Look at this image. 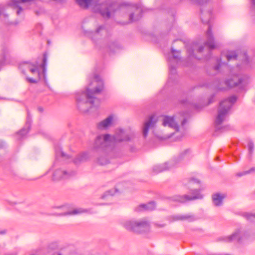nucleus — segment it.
<instances>
[{"mask_svg": "<svg viewBox=\"0 0 255 255\" xmlns=\"http://www.w3.org/2000/svg\"><path fill=\"white\" fill-rule=\"evenodd\" d=\"M4 145V143H1V145L0 144V148H2Z\"/></svg>", "mask_w": 255, "mask_h": 255, "instance_id": "obj_43", "label": "nucleus"}, {"mask_svg": "<svg viewBox=\"0 0 255 255\" xmlns=\"http://www.w3.org/2000/svg\"><path fill=\"white\" fill-rule=\"evenodd\" d=\"M6 230H5V229L2 230L0 231V234H4L6 233Z\"/></svg>", "mask_w": 255, "mask_h": 255, "instance_id": "obj_40", "label": "nucleus"}, {"mask_svg": "<svg viewBox=\"0 0 255 255\" xmlns=\"http://www.w3.org/2000/svg\"><path fill=\"white\" fill-rule=\"evenodd\" d=\"M32 0H10L9 5L15 11L17 15L22 14L27 8L28 4Z\"/></svg>", "mask_w": 255, "mask_h": 255, "instance_id": "obj_11", "label": "nucleus"}, {"mask_svg": "<svg viewBox=\"0 0 255 255\" xmlns=\"http://www.w3.org/2000/svg\"><path fill=\"white\" fill-rule=\"evenodd\" d=\"M90 210L87 209H84L82 208H77L68 211V212L62 213L59 214V215H75L77 214H80L84 213H89Z\"/></svg>", "mask_w": 255, "mask_h": 255, "instance_id": "obj_23", "label": "nucleus"}, {"mask_svg": "<svg viewBox=\"0 0 255 255\" xmlns=\"http://www.w3.org/2000/svg\"><path fill=\"white\" fill-rule=\"evenodd\" d=\"M172 218L174 221H187L189 222L194 221L198 219V218L193 214L174 215Z\"/></svg>", "mask_w": 255, "mask_h": 255, "instance_id": "obj_19", "label": "nucleus"}, {"mask_svg": "<svg viewBox=\"0 0 255 255\" xmlns=\"http://www.w3.org/2000/svg\"><path fill=\"white\" fill-rule=\"evenodd\" d=\"M121 224L127 230L137 233H143L149 231V224L144 220H124Z\"/></svg>", "mask_w": 255, "mask_h": 255, "instance_id": "obj_6", "label": "nucleus"}, {"mask_svg": "<svg viewBox=\"0 0 255 255\" xmlns=\"http://www.w3.org/2000/svg\"><path fill=\"white\" fill-rule=\"evenodd\" d=\"M121 48L119 44L117 42H113L109 46L108 48L111 50L115 52L116 49H119Z\"/></svg>", "mask_w": 255, "mask_h": 255, "instance_id": "obj_30", "label": "nucleus"}, {"mask_svg": "<svg viewBox=\"0 0 255 255\" xmlns=\"http://www.w3.org/2000/svg\"><path fill=\"white\" fill-rule=\"evenodd\" d=\"M200 10V18L204 24H208L211 18V10L210 7L202 5Z\"/></svg>", "mask_w": 255, "mask_h": 255, "instance_id": "obj_15", "label": "nucleus"}, {"mask_svg": "<svg viewBox=\"0 0 255 255\" xmlns=\"http://www.w3.org/2000/svg\"><path fill=\"white\" fill-rule=\"evenodd\" d=\"M157 121L158 117L155 115H152L145 122L142 130L144 137H145L147 135L148 130L154 128Z\"/></svg>", "mask_w": 255, "mask_h": 255, "instance_id": "obj_13", "label": "nucleus"}, {"mask_svg": "<svg viewBox=\"0 0 255 255\" xmlns=\"http://www.w3.org/2000/svg\"><path fill=\"white\" fill-rule=\"evenodd\" d=\"M5 255H16V253L15 252H12V253L6 254Z\"/></svg>", "mask_w": 255, "mask_h": 255, "instance_id": "obj_41", "label": "nucleus"}, {"mask_svg": "<svg viewBox=\"0 0 255 255\" xmlns=\"http://www.w3.org/2000/svg\"><path fill=\"white\" fill-rule=\"evenodd\" d=\"M104 30V27L102 26H101L97 29L96 31H95V34H99L101 32V31Z\"/></svg>", "mask_w": 255, "mask_h": 255, "instance_id": "obj_38", "label": "nucleus"}, {"mask_svg": "<svg viewBox=\"0 0 255 255\" xmlns=\"http://www.w3.org/2000/svg\"><path fill=\"white\" fill-rule=\"evenodd\" d=\"M58 255H62L61 254H58Z\"/></svg>", "mask_w": 255, "mask_h": 255, "instance_id": "obj_45", "label": "nucleus"}, {"mask_svg": "<svg viewBox=\"0 0 255 255\" xmlns=\"http://www.w3.org/2000/svg\"><path fill=\"white\" fill-rule=\"evenodd\" d=\"M113 120L114 116L113 115L109 116L105 120L98 124L97 128L102 130L107 129L111 126Z\"/></svg>", "mask_w": 255, "mask_h": 255, "instance_id": "obj_21", "label": "nucleus"}, {"mask_svg": "<svg viewBox=\"0 0 255 255\" xmlns=\"http://www.w3.org/2000/svg\"><path fill=\"white\" fill-rule=\"evenodd\" d=\"M206 36L207 38L206 41L205 42L204 45L197 46L196 45H193L191 49L188 48V52L189 53L190 56L197 57L194 55V51L195 49L197 48V51L198 52H202L204 51H209L213 50L216 48V46L214 43V39L213 36V34L211 31V28L210 25L208 26V30L206 33Z\"/></svg>", "mask_w": 255, "mask_h": 255, "instance_id": "obj_7", "label": "nucleus"}, {"mask_svg": "<svg viewBox=\"0 0 255 255\" xmlns=\"http://www.w3.org/2000/svg\"><path fill=\"white\" fill-rule=\"evenodd\" d=\"M110 193H111V191H108V192H107V193H108V194H110Z\"/></svg>", "mask_w": 255, "mask_h": 255, "instance_id": "obj_44", "label": "nucleus"}, {"mask_svg": "<svg viewBox=\"0 0 255 255\" xmlns=\"http://www.w3.org/2000/svg\"><path fill=\"white\" fill-rule=\"evenodd\" d=\"M239 56L235 51H232L228 53L226 55H222V57H225L228 61H231L232 60H236Z\"/></svg>", "mask_w": 255, "mask_h": 255, "instance_id": "obj_28", "label": "nucleus"}, {"mask_svg": "<svg viewBox=\"0 0 255 255\" xmlns=\"http://www.w3.org/2000/svg\"><path fill=\"white\" fill-rule=\"evenodd\" d=\"M104 83L100 77L95 75L90 80L86 92L77 94L76 100L78 102L79 108L83 112L89 110L84 109V106L89 104L91 107H97L100 104V100L97 96L103 91Z\"/></svg>", "mask_w": 255, "mask_h": 255, "instance_id": "obj_1", "label": "nucleus"}, {"mask_svg": "<svg viewBox=\"0 0 255 255\" xmlns=\"http://www.w3.org/2000/svg\"><path fill=\"white\" fill-rule=\"evenodd\" d=\"M248 150H249V153L250 154H252V153L253 152V151L254 150V143L251 141L249 142L248 144Z\"/></svg>", "mask_w": 255, "mask_h": 255, "instance_id": "obj_34", "label": "nucleus"}, {"mask_svg": "<svg viewBox=\"0 0 255 255\" xmlns=\"http://www.w3.org/2000/svg\"><path fill=\"white\" fill-rule=\"evenodd\" d=\"M55 156L56 158H58L59 157H61L64 160L69 159L70 158V156L65 153L60 147H58L57 148H56Z\"/></svg>", "mask_w": 255, "mask_h": 255, "instance_id": "obj_27", "label": "nucleus"}, {"mask_svg": "<svg viewBox=\"0 0 255 255\" xmlns=\"http://www.w3.org/2000/svg\"><path fill=\"white\" fill-rule=\"evenodd\" d=\"M26 128H23L19 132H17V135L18 136V139L24 137L29 131V126H27Z\"/></svg>", "mask_w": 255, "mask_h": 255, "instance_id": "obj_29", "label": "nucleus"}, {"mask_svg": "<svg viewBox=\"0 0 255 255\" xmlns=\"http://www.w3.org/2000/svg\"><path fill=\"white\" fill-rule=\"evenodd\" d=\"M155 226L157 227H160V228H162V227H163L165 226V224H157V223H155Z\"/></svg>", "mask_w": 255, "mask_h": 255, "instance_id": "obj_39", "label": "nucleus"}, {"mask_svg": "<svg viewBox=\"0 0 255 255\" xmlns=\"http://www.w3.org/2000/svg\"><path fill=\"white\" fill-rule=\"evenodd\" d=\"M226 197L225 193L217 192L213 194L212 199L213 204L216 206H221L223 204V200Z\"/></svg>", "mask_w": 255, "mask_h": 255, "instance_id": "obj_18", "label": "nucleus"}, {"mask_svg": "<svg viewBox=\"0 0 255 255\" xmlns=\"http://www.w3.org/2000/svg\"><path fill=\"white\" fill-rule=\"evenodd\" d=\"M194 184H199V181L195 179H193L191 180L189 183L188 186L189 188H192L191 190L192 191V195H175L173 196L171 198L173 201H178L179 202H184L186 201L193 200L195 199H202L203 197V195L201 194L199 191L193 189V185Z\"/></svg>", "mask_w": 255, "mask_h": 255, "instance_id": "obj_9", "label": "nucleus"}, {"mask_svg": "<svg viewBox=\"0 0 255 255\" xmlns=\"http://www.w3.org/2000/svg\"><path fill=\"white\" fill-rule=\"evenodd\" d=\"M243 238V233L240 230L237 231L231 235L224 237L223 240L226 242H231L235 241H240Z\"/></svg>", "mask_w": 255, "mask_h": 255, "instance_id": "obj_17", "label": "nucleus"}, {"mask_svg": "<svg viewBox=\"0 0 255 255\" xmlns=\"http://www.w3.org/2000/svg\"><path fill=\"white\" fill-rule=\"evenodd\" d=\"M218 65L217 66H216L215 67V69L216 70H218L220 69V68L222 67L223 65H225V63L224 62H222V60L221 59H220L218 61Z\"/></svg>", "mask_w": 255, "mask_h": 255, "instance_id": "obj_35", "label": "nucleus"}, {"mask_svg": "<svg viewBox=\"0 0 255 255\" xmlns=\"http://www.w3.org/2000/svg\"><path fill=\"white\" fill-rule=\"evenodd\" d=\"M172 54L173 55V58L169 61V70L170 73L174 74L176 72V68L172 65V63L175 60L176 62L180 59V52L178 51H176L173 48L172 49Z\"/></svg>", "mask_w": 255, "mask_h": 255, "instance_id": "obj_20", "label": "nucleus"}, {"mask_svg": "<svg viewBox=\"0 0 255 255\" xmlns=\"http://www.w3.org/2000/svg\"><path fill=\"white\" fill-rule=\"evenodd\" d=\"M19 69L21 70L23 74L29 71L30 72H35L38 75L37 72L34 69V65L29 63L25 62L20 64Z\"/></svg>", "mask_w": 255, "mask_h": 255, "instance_id": "obj_22", "label": "nucleus"}, {"mask_svg": "<svg viewBox=\"0 0 255 255\" xmlns=\"http://www.w3.org/2000/svg\"><path fill=\"white\" fill-rule=\"evenodd\" d=\"M191 155V151L189 149H186L182 151L179 154L177 160L179 162L183 159H188Z\"/></svg>", "mask_w": 255, "mask_h": 255, "instance_id": "obj_26", "label": "nucleus"}, {"mask_svg": "<svg viewBox=\"0 0 255 255\" xmlns=\"http://www.w3.org/2000/svg\"><path fill=\"white\" fill-rule=\"evenodd\" d=\"M75 172L74 171H67L57 169L55 170L53 174V179L55 180H59L63 179L69 178L75 175Z\"/></svg>", "mask_w": 255, "mask_h": 255, "instance_id": "obj_14", "label": "nucleus"}, {"mask_svg": "<svg viewBox=\"0 0 255 255\" xmlns=\"http://www.w3.org/2000/svg\"><path fill=\"white\" fill-rule=\"evenodd\" d=\"M254 170V168H252L249 170L238 172V173H237V175L238 176L240 177V176L245 175H246L247 174H248V173H250L252 172Z\"/></svg>", "mask_w": 255, "mask_h": 255, "instance_id": "obj_33", "label": "nucleus"}, {"mask_svg": "<svg viewBox=\"0 0 255 255\" xmlns=\"http://www.w3.org/2000/svg\"><path fill=\"white\" fill-rule=\"evenodd\" d=\"M252 1L251 12L253 15H255V0H251Z\"/></svg>", "mask_w": 255, "mask_h": 255, "instance_id": "obj_36", "label": "nucleus"}, {"mask_svg": "<svg viewBox=\"0 0 255 255\" xmlns=\"http://www.w3.org/2000/svg\"><path fill=\"white\" fill-rule=\"evenodd\" d=\"M110 136L112 138L111 145H112L114 142L132 141L135 137L133 132L123 129H120L115 136Z\"/></svg>", "mask_w": 255, "mask_h": 255, "instance_id": "obj_10", "label": "nucleus"}, {"mask_svg": "<svg viewBox=\"0 0 255 255\" xmlns=\"http://www.w3.org/2000/svg\"><path fill=\"white\" fill-rule=\"evenodd\" d=\"M186 120L184 116L180 114H177L172 116H164L162 117V125L164 127H168L174 129L175 131H179V123H181L183 126L186 123Z\"/></svg>", "mask_w": 255, "mask_h": 255, "instance_id": "obj_8", "label": "nucleus"}, {"mask_svg": "<svg viewBox=\"0 0 255 255\" xmlns=\"http://www.w3.org/2000/svg\"><path fill=\"white\" fill-rule=\"evenodd\" d=\"M129 14V21L126 23H129L138 20L141 16L142 8L140 6H131L127 8L126 10Z\"/></svg>", "mask_w": 255, "mask_h": 255, "instance_id": "obj_12", "label": "nucleus"}, {"mask_svg": "<svg viewBox=\"0 0 255 255\" xmlns=\"http://www.w3.org/2000/svg\"><path fill=\"white\" fill-rule=\"evenodd\" d=\"M46 61H47V58L45 55L44 56L43 59V72L44 74H45V66L46 65Z\"/></svg>", "mask_w": 255, "mask_h": 255, "instance_id": "obj_37", "label": "nucleus"}, {"mask_svg": "<svg viewBox=\"0 0 255 255\" xmlns=\"http://www.w3.org/2000/svg\"><path fill=\"white\" fill-rule=\"evenodd\" d=\"M243 61L241 65H237L232 70V77L224 82L228 88H233L239 86L243 88L251 82V77L246 74L236 75L234 72L239 69H245L249 66V59L246 53L243 55Z\"/></svg>", "mask_w": 255, "mask_h": 255, "instance_id": "obj_3", "label": "nucleus"}, {"mask_svg": "<svg viewBox=\"0 0 255 255\" xmlns=\"http://www.w3.org/2000/svg\"><path fill=\"white\" fill-rule=\"evenodd\" d=\"M192 2L200 5H204L207 3L210 0H190Z\"/></svg>", "mask_w": 255, "mask_h": 255, "instance_id": "obj_32", "label": "nucleus"}, {"mask_svg": "<svg viewBox=\"0 0 255 255\" xmlns=\"http://www.w3.org/2000/svg\"><path fill=\"white\" fill-rule=\"evenodd\" d=\"M155 208V204L154 202H150L147 204H142L140 205L137 208V211H152Z\"/></svg>", "mask_w": 255, "mask_h": 255, "instance_id": "obj_24", "label": "nucleus"}, {"mask_svg": "<svg viewBox=\"0 0 255 255\" xmlns=\"http://www.w3.org/2000/svg\"><path fill=\"white\" fill-rule=\"evenodd\" d=\"M217 88H218L219 90H224V88H222L220 87V85H219V86H218Z\"/></svg>", "mask_w": 255, "mask_h": 255, "instance_id": "obj_42", "label": "nucleus"}, {"mask_svg": "<svg viewBox=\"0 0 255 255\" xmlns=\"http://www.w3.org/2000/svg\"><path fill=\"white\" fill-rule=\"evenodd\" d=\"M111 137L109 134L98 135L92 145V149L97 153L96 162L105 165L110 162V158L116 155V148L111 145Z\"/></svg>", "mask_w": 255, "mask_h": 255, "instance_id": "obj_2", "label": "nucleus"}, {"mask_svg": "<svg viewBox=\"0 0 255 255\" xmlns=\"http://www.w3.org/2000/svg\"><path fill=\"white\" fill-rule=\"evenodd\" d=\"M76 3L84 9L90 8L95 12L100 13L104 18H109L111 17L110 11L111 5L106 1L101 0H75Z\"/></svg>", "mask_w": 255, "mask_h": 255, "instance_id": "obj_4", "label": "nucleus"}, {"mask_svg": "<svg viewBox=\"0 0 255 255\" xmlns=\"http://www.w3.org/2000/svg\"><path fill=\"white\" fill-rule=\"evenodd\" d=\"M173 165L174 164L173 163L172 161L170 162H165L160 164H156L153 166L152 169V172L154 174H157L171 168L172 166H173Z\"/></svg>", "mask_w": 255, "mask_h": 255, "instance_id": "obj_16", "label": "nucleus"}, {"mask_svg": "<svg viewBox=\"0 0 255 255\" xmlns=\"http://www.w3.org/2000/svg\"><path fill=\"white\" fill-rule=\"evenodd\" d=\"M34 69L37 72L38 75L34 72H30L33 75L34 78H26V80L29 83H36L40 79V73L39 72V69L37 66L34 65Z\"/></svg>", "mask_w": 255, "mask_h": 255, "instance_id": "obj_25", "label": "nucleus"}, {"mask_svg": "<svg viewBox=\"0 0 255 255\" xmlns=\"http://www.w3.org/2000/svg\"><path fill=\"white\" fill-rule=\"evenodd\" d=\"M244 216L248 220L253 221L255 219V214L249 213H245Z\"/></svg>", "mask_w": 255, "mask_h": 255, "instance_id": "obj_31", "label": "nucleus"}, {"mask_svg": "<svg viewBox=\"0 0 255 255\" xmlns=\"http://www.w3.org/2000/svg\"><path fill=\"white\" fill-rule=\"evenodd\" d=\"M236 101L237 97L235 96H232L224 100L220 103L215 121L216 128L219 129L220 126L227 120L230 114L231 108Z\"/></svg>", "mask_w": 255, "mask_h": 255, "instance_id": "obj_5", "label": "nucleus"}]
</instances>
